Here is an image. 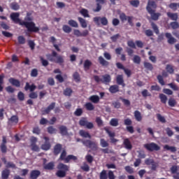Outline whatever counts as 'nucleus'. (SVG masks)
Here are the masks:
<instances>
[{
    "mask_svg": "<svg viewBox=\"0 0 179 179\" xmlns=\"http://www.w3.org/2000/svg\"><path fill=\"white\" fill-rule=\"evenodd\" d=\"M168 85L171 87V89L173 90L175 92L179 90V87L177 86V85L173 83L168 84Z\"/></svg>",
    "mask_w": 179,
    "mask_h": 179,
    "instance_id": "64",
    "label": "nucleus"
},
{
    "mask_svg": "<svg viewBox=\"0 0 179 179\" xmlns=\"http://www.w3.org/2000/svg\"><path fill=\"white\" fill-rule=\"evenodd\" d=\"M90 66H92V62L89 59L85 60L84 62L85 71H89L90 69Z\"/></svg>",
    "mask_w": 179,
    "mask_h": 179,
    "instance_id": "37",
    "label": "nucleus"
},
{
    "mask_svg": "<svg viewBox=\"0 0 179 179\" xmlns=\"http://www.w3.org/2000/svg\"><path fill=\"white\" fill-rule=\"evenodd\" d=\"M85 107L88 111H93L94 110V106L90 102L86 103Z\"/></svg>",
    "mask_w": 179,
    "mask_h": 179,
    "instance_id": "39",
    "label": "nucleus"
},
{
    "mask_svg": "<svg viewBox=\"0 0 179 179\" xmlns=\"http://www.w3.org/2000/svg\"><path fill=\"white\" fill-rule=\"evenodd\" d=\"M41 176V172L38 170H32L30 172L29 178L30 179H37L38 176Z\"/></svg>",
    "mask_w": 179,
    "mask_h": 179,
    "instance_id": "16",
    "label": "nucleus"
},
{
    "mask_svg": "<svg viewBox=\"0 0 179 179\" xmlns=\"http://www.w3.org/2000/svg\"><path fill=\"white\" fill-rule=\"evenodd\" d=\"M10 121H11L13 124H17V122H19V117L17 115H13L10 118Z\"/></svg>",
    "mask_w": 179,
    "mask_h": 179,
    "instance_id": "60",
    "label": "nucleus"
},
{
    "mask_svg": "<svg viewBox=\"0 0 179 179\" xmlns=\"http://www.w3.org/2000/svg\"><path fill=\"white\" fill-rule=\"evenodd\" d=\"M37 89V86L36 85L32 84L30 85L29 83H26L25 87H24V90L27 92V90H29L31 93L29 94V99H37L38 97V95L37 94V92H34Z\"/></svg>",
    "mask_w": 179,
    "mask_h": 179,
    "instance_id": "5",
    "label": "nucleus"
},
{
    "mask_svg": "<svg viewBox=\"0 0 179 179\" xmlns=\"http://www.w3.org/2000/svg\"><path fill=\"white\" fill-rule=\"evenodd\" d=\"M123 145L125 149H127L128 150H131L132 149V144L131 143L129 138H125L123 141Z\"/></svg>",
    "mask_w": 179,
    "mask_h": 179,
    "instance_id": "23",
    "label": "nucleus"
},
{
    "mask_svg": "<svg viewBox=\"0 0 179 179\" xmlns=\"http://www.w3.org/2000/svg\"><path fill=\"white\" fill-rule=\"evenodd\" d=\"M93 22H94L95 24H97V26H100V22L102 26H107V24H108V20L106 17H94Z\"/></svg>",
    "mask_w": 179,
    "mask_h": 179,
    "instance_id": "8",
    "label": "nucleus"
},
{
    "mask_svg": "<svg viewBox=\"0 0 179 179\" xmlns=\"http://www.w3.org/2000/svg\"><path fill=\"white\" fill-rule=\"evenodd\" d=\"M164 149H166V150H170L172 153L177 152V148L176 147L170 146L169 145H165Z\"/></svg>",
    "mask_w": 179,
    "mask_h": 179,
    "instance_id": "38",
    "label": "nucleus"
},
{
    "mask_svg": "<svg viewBox=\"0 0 179 179\" xmlns=\"http://www.w3.org/2000/svg\"><path fill=\"white\" fill-rule=\"evenodd\" d=\"M89 35V30L85 29L82 32L79 29L74 30V36L76 37H87Z\"/></svg>",
    "mask_w": 179,
    "mask_h": 179,
    "instance_id": "12",
    "label": "nucleus"
},
{
    "mask_svg": "<svg viewBox=\"0 0 179 179\" xmlns=\"http://www.w3.org/2000/svg\"><path fill=\"white\" fill-rule=\"evenodd\" d=\"M63 150L62 144L57 143L53 148V155H55V156H58V155H59V153Z\"/></svg>",
    "mask_w": 179,
    "mask_h": 179,
    "instance_id": "13",
    "label": "nucleus"
},
{
    "mask_svg": "<svg viewBox=\"0 0 179 179\" xmlns=\"http://www.w3.org/2000/svg\"><path fill=\"white\" fill-rule=\"evenodd\" d=\"M166 70L168 73H171V75H173V73H174V68L170 64L166 65Z\"/></svg>",
    "mask_w": 179,
    "mask_h": 179,
    "instance_id": "50",
    "label": "nucleus"
},
{
    "mask_svg": "<svg viewBox=\"0 0 179 179\" xmlns=\"http://www.w3.org/2000/svg\"><path fill=\"white\" fill-rule=\"evenodd\" d=\"M143 65H144V68H145L147 71H153V64H152L151 63L148 62H144Z\"/></svg>",
    "mask_w": 179,
    "mask_h": 179,
    "instance_id": "36",
    "label": "nucleus"
},
{
    "mask_svg": "<svg viewBox=\"0 0 179 179\" xmlns=\"http://www.w3.org/2000/svg\"><path fill=\"white\" fill-rule=\"evenodd\" d=\"M170 26H171V29H173V30L179 29V24L177 21L171 22L170 23Z\"/></svg>",
    "mask_w": 179,
    "mask_h": 179,
    "instance_id": "54",
    "label": "nucleus"
},
{
    "mask_svg": "<svg viewBox=\"0 0 179 179\" xmlns=\"http://www.w3.org/2000/svg\"><path fill=\"white\" fill-rule=\"evenodd\" d=\"M57 169L56 176L59 177V178L66 177V173L70 170L69 166L62 162L58 164Z\"/></svg>",
    "mask_w": 179,
    "mask_h": 179,
    "instance_id": "4",
    "label": "nucleus"
},
{
    "mask_svg": "<svg viewBox=\"0 0 179 179\" xmlns=\"http://www.w3.org/2000/svg\"><path fill=\"white\" fill-rule=\"evenodd\" d=\"M94 80L96 83H103V85H108L111 82V76L110 74H105L101 76V78L99 76H94Z\"/></svg>",
    "mask_w": 179,
    "mask_h": 179,
    "instance_id": "7",
    "label": "nucleus"
},
{
    "mask_svg": "<svg viewBox=\"0 0 179 179\" xmlns=\"http://www.w3.org/2000/svg\"><path fill=\"white\" fill-rule=\"evenodd\" d=\"M110 125H111V127H118V119L112 118L110 121Z\"/></svg>",
    "mask_w": 179,
    "mask_h": 179,
    "instance_id": "48",
    "label": "nucleus"
},
{
    "mask_svg": "<svg viewBox=\"0 0 179 179\" xmlns=\"http://www.w3.org/2000/svg\"><path fill=\"white\" fill-rule=\"evenodd\" d=\"M61 135H68V128L66 126L62 125L59 127Z\"/></svg>",
    "mask_w": 179,
    "mask_h": 179,
    "instance_id": "33",
    "label": "nucleus"
},
{
    "mask_svg": "<svg viewBox=\"0 0 179 179\" xmlns=\"http://www.w3.org/2000/svg\"><path fill=\"white\" fill-rule=\"evenodd\" d=\"M156 8H157L156 1L149 0L146 6V10L150 15L151 19L155 21L159 20V17L162 16V13H156Z\"/></svg>",
    "mask_w": 179,
    "mask_h": 179,
    "instance_id": "2",
    "label": "nucleus"
},
{
    "mask_svg": "<svg viewBox=\"0 0 179 179\" xmlns=\"http://www.w3.org/2000/svg\"><path fill=\"white\" fill-rule=\"evenodd\" d=\"M72 160L74 162V163H76L78 162V157L73 155H69L66 157V163H69Z\"/></svg>",
    "mask_w": 179,
    "mask_h": 179,
    "instance_id": "28",
    "label": "nucleus"
},
{
    "mask_svg": "<svg viewBox=\"0 0 179 179\" xmlns=\"http://www.w3.org/2000/svg\"><path fill=\"white\" fill-rule=\"evenodd\" d=\"M20 13H12L10 15V17L14 23L20 24V26H24L29 33H38L40 31V28L36 26L34 22H25L19 19Z\"/></svg>",
    "mask_w": 179,
    "mask_h": 179,
    "instance_id": "1",
    "label": "nucleus"
},
{
    "mask_svg": "<svg viewBox=\"0 0 179 179\" xmlns=\"http://www.w3.org/2000/svg\"><path fill=\"white\" fill-rule=\"evenodd\" d=\"M68 24H69V26H71V27H79L78 22L73 20H69Z\"/></svg>",
    "mask_w": 179,
    "mask_h": 179,
    "instance_id": "52",
    "label": "nucleus"
},
{
    "mask_svg": "<svg viewBox=\"0 0 179 179\" xmlns=\"http://www.w3.org/2000/svg\"><path fill=\"white\" fill-rule=\"evenodd\" d=\"M98 62L102 66H108L110 65V62L104 59V57L103 56H99L98 57Z\"/></svg>",
    "mask_w": 179,
    "mask_h": 179,
    "instance_id": "21",
    "label": "nucleus"
},
{
    "mask_svg": "<svg viewBox=\"0 0 179 179\" xmlns=\"http://www.w3.org/2000/svg\"><path fill=\"white\" fill-rule=\"evenodd\" d=\"M19 44H26V38L23 36H19L17 37Z\"/></svg>",
    "mask_w": 179,
    "mask_h": 179,
    "instance_id": "58",
    "label": "nucleus"
},
{
    "mask_svg": "<svg viewBox=\"0 0 179 179\" xmlns=\"http://www.w3.org/2000/svg\"><path fill=\"white\" fill-rule=\"evenodd\" d=\"M73 78L75 82H77V83L80 82V75L77 71H76L73 74Z\"/></svg>",
    "mask_w": 179,
    "mask_h": 179,
    "instance_id": "49",
    "label": "nucleus"
},
{
    "mask_svg": "<svg viewBox=\"0 0 179 179\" xmlns=\"http://www.w3.org/2000/svg\"><path fill=\"white\" fill-rule=\"evenodd\" d=\"M170 171L171 173V174H176L178 172V166H177V165H173L170 168Z\"/></svg>",
    "mask_w": 179,
    "mask_h": 179,
    "instance_id": "56",
    "label": "nucleus"
},
{
    "mask_svg": "<svg viewBox=\"0 0 179 179\" xmlns=\"http://www.w3.org/2000/svg\"><path fill=\"white\" fill-rule=\"evenodd\" d=\"M31 15H33V11L27 12V15L24 17V22H33L34 18L33 17V16H31Z\"/></svg>",
    "mask_w": 179,
    "mask_h": 179,
    "instance_id": "30",
    "label": "nucleus"
},
{
    "mask_svg": "<svg viewBox=\"0 0 179 179\" xmlns=\"http://www.w3.org/2000/svg\"><path fill=\"white\" fill-rule=\"evenodd\" d=\"M168 104L170 107H176L177 105V101L174 98H170L168 101Z\"/></svg>",
    "mask_w": 179,
    "mask_h": 179,
    "instance_id": "44",
    "label": "nucleus"
},
{
    "mask_svg": "<svg viewBox=\"0 0 179 179\" xmlns=\"http://www.w3.org/2000/svg\"><path fill=\"white\" fill-rule=\"evenodd\" d=\"M133 62L134 64H137V65H139L141 64V57L138 55H134L133 58Z\"/></svg>",
    "mask_w": 179,
    "mask_h": 179,
    "instance_id": "59",
    "label": "nucleus"
},
{
    "mask_svg": "<svg viewBox=\"0 0 179 179\" xmlns=\"http://www.w3.org/2000/svg\"><path fill=\"white\" fill-rule=\"evenodd\" d=\"M10 8L13 10H19V9H20V6L17 2H13L10 4Z\"/></svg>",
    "mask_w": 179,
    "mask_h": 179,
    "instance_id": "35",
    "label": "nucleus"
},
{
    "mask_svg": "<svg viewBox=\"0 0 179 179\" xmlns=\"http://www.w3.org/2000/svg\"><path fill=\"white\" fill-rule=\"evenodd\" d=\"M108 178V176L107 175V171L102 170L99 173V179H107Z\"/></svg>",
    "mask_w": 179,
    "mask_h": 179,
    "instance_id": "40",
    "label": "nucleus"
},
{
    "mask_svg": "<svg viewBox=\"0 0 179 179\" xmlns=\"http://www.w3.org/2000/svg\"><path fill=\"white\" fill-rule=\"evenodd\" d=\"M169 6L170 9H172V10H174L176 12V10H177V7L178 6V4L177 3H171Z\"/></svg>",
    "mask_w": 179,
    "mask_h": 179,
    "instance_id": "63",
    "label": "nucleus"
},
{
    "mask_svg": "<svg viewBox=\"0 0 179 179\" xmlns=\"http://www.w3.org/2000/svg\"><path fill=\"white\" fill-rule=\"evenodd\" d=\"M62 30L64 33L69 34L71 31H72V28H71V27L69 25L64 24L62 27Z\"/></svg>",
    "mask_w": 179,
    "mask_h": 179,
    "instance_id": "45",
    "label": "nucleus"
},
{
    "mask_svg": "<svg viewBox=\"0 0 179 179\" xmlns=\"http://www.w3.org/2000/svg\"><path fill=\"white\" fill-rule=\"evenodd\" d=\"M103 129L104 131H106V134H108V136H110V138H114L115 136V133L111 132V131H110L108 128L104 127Z\"/></svg>",
    "mask_w": 179,
    "mask_h": 179,
    "instance_id": "53",
    "label": "nucleus"
},
{
    "mask_svg": "<svg viewBox=\"0 0 179 179\" xmlns=\"http://www.w3.org/2000/svg\"><path fill=\"white\" fill-rule=\"evenodd\" d=\"M159 98L161 100V103L163 104H166V103H167V96L164 94H159Z\"/></svg>",
    "mask_w": 179,
    "mask_h": 179,
    "instance_id": "43",
    "label": "nucleus"
},
{
    "mask_svg": "<svg viewBox=\"0 0 179 179\" xmlns=\"http://www.w3.org/2000/svg\"><path fill=\"white\" fill-rule=\"evenodd\" d=\"M116 83L119 86H122V87H125V83L124 82V76L117 75L116 77Z\"/></svg>",
    "mask_w": 179,
    "mask_h": 179,
    "instance_id": "17",
    "label": "nucleus"
},
{
    "mask_svg": "<svg viewBox=\"0 0 179 179\" xmlns=\"http://www.w3.org/2000/svg\"><path fill=\"white\" fill-rule=\"evenodd\" d=\"M143 147L149 152H155V150L157 152L160 150V146L155 143L144 144Z\"/></svg>",
    "mask_w": 179,
    "mask_h": 179,
    "instance_id": "10",
    "label": "nucleus"
},
{
    "mask_svg": "<svg viewBox=\"0 0 179 179\" xmlns=\"http://www.w3.org/2000/svg\"><path fill=\"white\" fill-rule=\"evenodd\" d=\"M109 92L110 93H112V94H114L115 93H118V92H120V87L117 85H111L109 87Z\"/></svg>",
    "mask_w": 179,
    "mask_h": 179,
    "instance_id": "26",
    "label": "nucleus"
},
{
    "mask_svg": "<svg viewBox=\"0 0 179 179\" xmlns=\"http://www.w3.org/2000/svg\"><path fill=\"white\" fill-rule=\"evenodd\" d=\"M100 145L102 148H108V143L104 138H101Z\"/></svg>",
    "mask_w": 179,
    "mask_h": 179,
    "instance_id": "61",
    "label": "nucleus"
},
{
    "mask_svg": "<svg viewBox=\"0 0 179 179\" xmlns=\"http://www.w3.org/2000/svg\"><path fill=\"white\" fill-rule=\"evenodd\" d=\"M151 26H152V29L154 30L155 34H159L160 33V31L159 30V27H157V25L155 23L152 22Z\"/></svg>",
    "mask_w": 179,
    "mask_h": 179,
    "instance_id": "47",
    "label": "nucleus"
},
{
    "mask_svg": "<svg viewBox=\"0 0 179 179\" xmlns=\"http://www.w3.org/2000/svg\"><path fill=\"white\" fill-rule=\"evenodd\" d=\"M79 135L82 138H88V139H92V135H90V133L83 129L79 131Z\"/></svg>",
    "mask_w": 179,
    "mask_h": 179,
    "instance_id": "20",
    "label": "nucleus"
},
{
    "mask_svg": "<svg viewBox=\"0 0 179 179\" xmlns=\"http://www.w3.org/2000/svg\"><path fill=\"white\" fill-rule=\"evenodd\" d=\"M9 176H10V171L9 169H5L1 171L2 179H8L9 178Z\"/></svg>",
    "mask_w": 179,
    "mask_h": 179,
    "instance_id": "25",
    "label": "nucleus"
},
{
    "mask_svg": "<svg viewBox=\"0 0 179 179\" xmlns=\"http://www.w3.org/2000/svg\"><path fill=\"white\" fill-rule=\"evenodd\" d=\"M54 108H55V102H52L45 110H42V113L43 115L50 114Z\"/></svg>",
    "mask_w": 179,
    "mask_h": 179,
    "instance_id": "14",
    "label": "nucleus"
},
{
    "mask_svg": "<svg viewBox=\"0 0 179 179\" xmlns=\"http://www.w3.org/2000/svg\"><path fill=\"white\" fill-rule=\"evenodd\" d=\"M96 8H93V12H100L101 10V5H104L106 3V0H96Z\"/></svg>",
    "mask_w": 179,
    "mask_h": 179,
    "instance_id": "15",
    "label": "nucleus"
},
{
    "mask_svg": "<svg viewBox=\"0 0 179 179\" xmlns=\"http://www.w3.org/2000/svg\"><path fill=\"white\" fill-rule=\"evenodd\" d=\"M82 114H83V110L82 108H77L74 112V115H76V117H80Z\"/></svg>",
    "mask_w": 179,
    "mask_h": 179,
    "instance_id": "57",
    "label": "nucleus"
},
{
    "mask_svg": "<svg viewBox=\"0 0 179 179\" xmlns=\"http://www.w3.org/2000/svg\"><path fill=\"white\" fill-rule=\"evenodd\" d=\"M48 134H56L57 129L54 128V127L50 126L48 127Z\"/></svg>",
    "mask_w": 179,
    "mask_h": 179,
    "instance_id": "62",
    "label": "nucleus"
},
{
    "mask_svg": "<svg viewBox=\"0 0 179 179\" xmlns=\"http://www.w3.org/2000/svg\"><path fill=\"white\" fill-rule=\"evenodd\" d=\"M141 94H142L143 97H144V99H146V97L152 96V94H150V92H149V91H148V90H143L141 92Z\"/></svg>",
    "mask_w": 179,
    "mask_h": 179,
    "instance_id": "46",
    "label": "nucleus"
},
{
    "mask_svg": "<svg viewBox=\"0 0 179 179\" xmlns=\"http://www.w3.org/2000/svg\"><path fill=\"white\" fill-rule=\"evenodd\" d=\"M46 58L50 62H55V64H59V65H64V57L58 55V53L55 50H52L51 54H47Z\"/></svg>",
    "mask_w": 179,
    "mask_h": 179,
    "instance_id": "3",
    "label": "nucleus"
},
{
    "mask_svg": "<svg viewBox=\"0 0 179 179\" xmlns=\"http://www.w3.org/2000/svg\"><path fill=\"white\" fill-rule=\"evenodd\" d=\"M66 155H67L66 150L64 149L62 151V153L60 154L59 160H61L62 162H64V163H66V157H68Z\"/></svg>",
    "mask_w": 179,
    "mask_h": 179,
    "instance_id": "27",
    "label": "nucleus"
},
{
    "mask_svg": "<svg viewBox=\"0 0 179 179\" xmlns=\"http://www.w3.org/2000/svg\"><path fill=\"white\" fill-rule=\"evenodd\" d=\"M89 100L94 103V104H97V103L100 101V97H99V96L97 95H92L90 96Z\"/></svg>",
    "mask_w": 179,
    "mask_h": 179,
    "instance_id": "31",
    "label": "nucleus"
},
{
    "mask_svg": "<svg viewBox=\"0 0 179 179\" xmlns=\"http://www.w3.org/2000/svg\"><path fill=\"white\" fill-rule=\"evenodd\" d=\"M8 82L13 85V86H15V87H20V81H19V80L10 78H9Z\"/></svg>",
    "mask_w": 179,
    "mask_h": 179,
    "instance_id": "24",
    "label": "nucleus"
},
{
    "mask_svg": "<svg viewBox=\"0 0 179 179\" xmlns=\"http://www.w3.org/2000/svg\"><path fill=\"white\" fill-rule=\"evenodd\" d=\"M55 167V163L54 162H50L48 164H43L44 170H54Z\"/></svg>",
    "mask_w": 179,
    "mask_h": 179,
    "instance_id": "22",
    "label": "nucleus"
},
{
    "mask_svg": "<svg viewBox=\"0 0 179 179\" xmlns=\"http://www.w3.org/2000/svg\"><path fill=\"white\" fill-rule=\"evenodd\" d=\"M157 79L159 82V83L162 85V86H164V85H166V83H164V79H163V76L162 75H158L157 76Z\"/></svg>",
    "mask_w": 179,
    "mask_h": 179,
    "instance_id": "51",
    "label": "nucleus"
},
{
    "mask_svg": "<svg viewBox=\"0 0 179 179\" xmlns=\"http://www.w3.org/2000/svg\"><path fill=\"white\" fill-rule=\"evenodd\" d=\"M165 36L166 38H168V43L169 44L173 45L175 43H177V39H176L169 32L165 34Z\"/></svg>",
    "mask_w": 179,
    "mask_h": 179,
    "instance_id": "18",
    "label": "nucleus"
},
{
    "mask_svg": "<svg viewBox=\"0 0 179 179\" xmlns=\"http://www.w3.org/2000/svg\"><path fill=\"white\" fill-rule=\"evenodd\" d=\"M72 93H73V90H72L71 87H66L63 92V94L68 97H71V96H72Z\"/></svg>",
    "mask_w": 179,
    "mask_h": 179,
    "instance_id": "32",
    "label": "nucleus"
},
{
    "mask_svg": "<svg viewBox=\"0 0 179 179\" xmlns=\"http://www.w3.org/2000/svg\"><path fill=\"white\" fill-rule=\"evenodd\" d=\"M157 119L158 121H159V122H162V124H166V117L162 116L160 113L157 114Z\"/></svg>",
    "mask_w": 179,
    "mask_h": 179,
    "instance_id": "41",
    "label": "nucleus"
},
{
    "mask_svg": "<svg viewBox=\"0 0 179 179\" xmlns=\"http://www.w3.org/2000/svg\"><path fill=\"white\" fill-rule=\"evenodd\" d=\"M134 117H135V119L138 122H141V121H142V114L141 113V112H139V110L134 111Z\"/></svg>",
    "mask_w": 179,
    "mask_h": 179,
    "instance_id": "34",
    "label": "nucleus"
},
{
    "mask_svg": "<svg viewBox=\"0 0 179 179\" xmlns=\"http://www.w3.org/2000/svg\"><path fill=\"white\" fill-rule=\"evenodd\" d=\"M130 5L134 8H138L139 6L140 1L139 0H131L129 1Z\"/></svg>",
    "mask_w": 179,
    "mask_h": 179,
    "instance_id": "55",
    "label": "nucleus"
},
{
    "mask_svg": "<svg viewBox=\"0 0 179 179\" xmlns=\"http://www.w3.org/2000/svg\"><path fill=\"white\" fill-rule=\"evenodd\" d=\"M168 17L171 19V20H173V22H177L178 20V13H170L168 12L166 13Z\"/></svg>",
    "mask_w": 179,
    "mask_h": 179,
    "instance_id": "19",
    "label": "nucleus"
},
{
    "mask_svg": "<svg viewBox=\"0 0 179 179\" xmlns=\"http://www.w3.org/2000/svg\"><path fill=\"white\" fill-rule=\"evenodd\" d=\"M80 13H81L84 17H90V15H89V10H87L86 8H82L80 11Z\"/></svg>",
    "mask_w": 179,
    "mask_h": 179,
    "instance_id": "42",
    "label": "nucleus"
},
{
    "mask_svg": "<svg viewBox=\"0 0 179 179\" xmlns=\"http://www.w3.org/2000/svg\"><path fill=\"white\" fill-rule=\"evenodd\" d=\"M78 20L83 29H86V27H87V22H86V20L83 19L81 17H78Z\"/></svg>",
    "mask_w": 179,
    "mask_h": 179,
    "instance_id": "29",
    "label": "nucleus"
},
{
    "mask_svg": "<svg viewBox=\"0 0 179 179\" xmlns=\"http://www.w3.org/2000/svg\"><path fill=\"white\" fill-rule=\"evenodd\" d=\"M43 139L45 140V143L41 146L42 150H50V149H51V143H50V138H48V136H45L43 137Z\"/></svg>",
    "mask_w": 179,
    "mask_h": 179,
    "instance_id": "11",
    "label": "nucleus"
},
{
    "mask_svg": "<svg viewBox=\"0 0 179 179\" xmlns=\"http://www.w3.org/2000/svg\"><path fill=\"white\" fill-rule=\"evenodd\" d=\"M79 125H80V127H86L87 129H92V128L94 127V125L92 122L87 121V117H82L79 120Z\"/></svg>",
    "mask_w": 179,
    "mask_h": 179,
    "instance_id": "9",
    "label": "nucleus"
},
{
    "mask_svg": "<svg viewBox=\"0 0 179 179\" xmlns=\"http://www.w3.org/2000/svg\"><path fill=\"white\" fill-rule=\"evenodd\" d=\"M77 142H82L83 145L92 150H96L98 149L97 143L91 140H82L80 138L76 139Z\"/></svg>",
    "mask_w": 179,
    "mask_h": 179,
    "instance_id": "6",
    "label": "nucleus"
}]
</instances>
